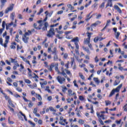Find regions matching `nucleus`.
Returning a JSON list of instances; mask_svg holds the SVG:
<instances>
[{"label": "nucleus", "mask_w": 127, "mask_h": 127, "mask_svg": "<svg viewBox=\"0 0 127 127\" xmlns=\"http://www.w3.org/2000/svg\"><path fill=\"white\" fill-rule=\"evenodd\" d=\"M48 18V17L46 16L43 20H39L37 21V23L39 24V25L38 27L37 24L34 23L33 27L35 28V29H36L37 30H41V29H42V31H47V27H48V26L49 25L48 24V22L45 21L47 20ZM42 22H45V23L44 24V26L43 28H42V26L43 25Z\"/></svg>", "instance_id": "f257e3e1"}, {"label": "nucleus", "mask_w": 127, "mask_h": 127, "mask_svg": "<svg viewBox=\"0 0 127 127\" xmlns=\"http://www.w3.org/2000/svg\"><path fill=\"white\" fill-rule=\"evenodd\" d=\"M48 52L49 53H51L52 52V54L54 55V61H58V55H57V49L56 47L54 48L53 51L51 50V47H49L48 49Z\"/></svg>", "instance_id": "f03ea898"}, {"label": "nucleus", "mask_w": 127, "mask_h": 127, "mask_svg": "<svg viewBox=\"0 0 127 127\" xmlns=\"http://www.w3.org/2000/svg\"><path fill=\"white\" fill-rule=\"evenodd\" d=\"M122 87H123V84H120L116 88L113 89L110 94H109V97H112L113 95H115V93H119L120 92V90L121 89H122Z\"/></svg>", "instance_id": "7ed1b4c3"}, {"label": "nucleus", "mask_w": 127, "mask_h": 127, "mask_svg": "<svg viewBox=\"0 0 127 127\" xmlns=\"http://www.w3.org/2000/svg\"><path fill=\"white\" fill-rule=\"evenodd\" d=\"M56 80L60 85H63L64 83H66V78L61 75H58L56 77Z\"/></svg>", "instance_id": "20e7f679"}, {"label": "nucleus", "mask_w": 127, "mask_h": 127, "mask_svg": "<svg viewBox=\"0 0 127 127\" xmlns=\"http://www.w3.org/2000/svg\"><path fill=\"white\" fill-rule=\"evenodd\" d=\"M70 42H73L75 45V48L79 49V37H76L71 40Z\"/></svg>", "instance_id": "39448f33"}, {"label": "nucleus", "mask_w": 127, "mask_h": 127, "mask_svg": "<svg viewBox=\"0 0 127 127\" xmlns=\"http://www.w3.org/2000/svg\"><path fill=\"white\" fill-rule=\"evenodd\" d=\"M53 35H55V31L54 30V28H51L50 30L48 31V34L47 36L48 37H53Z\"/></svg>", "instance_id": "423d86ee"}, {"label": "nucleus", "mask_w": 127, "mask_h": 127, "mask_svg": "<svg viewBox=\"0 0 127 127\" xmlns=\"http://www.w3.org/2000/svg\"><path fill=\"white\" fill-rule=\"evenodd\" d=\"M4 95V97L6 100V101H8V104L11 106L12 108H14V105L12 104V102L11 101V99H10V97L9 96H7L5 93L4 94H3Z\"/></svg>", "instance_id": "0eeeda50"}, {"label": "nucleus", "mask_w": 127, "mask_h": 127, "mask_svg": "<svg viewBox=\"0 0 127 127\" xmlns=\"http://www.w3.org/2000/svg\"><path fill=\"white\" fill-rule=\"evenodd\" d=\"M67 96H68V97H72V96H74V99L77 98V96H76V93L73 92V91H72V89H71L68 90Z\"/></svg>", "instance_id": "6e6552de"}, {"label": "nucleus", "mask_w": 127, "mask_h": 127, "mask_svg": "<svg viewBox=\"0 0 127 127\" xmlns=\"http://www.w3.org/2000/svg\"><path fill=\"white\" fill-rule=\"evenodd\" d=\"M104 39H106V38H102L99 36H97L94 38V42H95V43H97L98 41H102V40H104Z\"/></svg>", "instance_id": "1a4fd4ad"}, {"label": "nucleus", "mask_w": 127, "mask_h": 127, "mask_svg": "<svg viewBox=\"0 0 127 127\" xmlns=\"http://www.w3.org/2000/svg\"><path fill=\"white\" fill-rule=\"evenodd\" d=\"M108 6H110V7H112L113 6V0H108L106 8L108 7Z\"/></svg>", "instance_id": "9d476101"}, {"label": "nucleus", "mask_w": 127, "mask_h": 127, "mask_svg": "<svg viewBox=\"0 0 127 127\" xmlns=\"http://www.w3.org/2000/svg\"><path fill=\"white\" fill-rule=\"evenodd\" d=\"M13 9V6H10L9 7H8L5 10V13L7 14L9 11H11Z\"/></svg>", "instance_id": "9b49d317"}, {"label": "nucleus", "mask_w": 127, "mask_h": 127, "mask_svg": "<svg viewBox=\"0 0 127 127\" xmlns=\"http://www.w3.org/2000/svg\"><path fill=\"white\" fill-rule=\"evenodd\" d=\"M114 8H115V9L117 10L118 12H119V13H120V14L121 13H123V12L122 11V9H121V8H120V7H119V6H118V5L115 4Z\"/></svg>", "instance_id": "f8f14e48"}, {"label": "nucleus", "mask_w": 127, "mask_h": 127, "mask_svg": "<svg viewBox=\"0 0 127 127\" xmlns=\"http://www.w3.org/2000/svg\"><path fill=\"white\" fill-rule=\"evenodd\" d=\"M15 46H16V42H12L11 43V45L10 46V48L11 49H15L16 47Z\"/></svg>", "instance_id": "ddd939ff"}, {"label": "nucleus", "mask_w": 127, "mask_h": 127, "mask_svg": "<svg viewBox=\"0 0 127 127\" xmlns=\"http://www.w3.org/2000/svg\"><path fill=\"white\" fill-rule=\"evenodd\" d=\"M82 48L83 50H84V51H85L86 52H87V53H88V54H91V52H90V50H89V48L83 47Z\"/></svg>", "instance_id": "4468645a"}, {"label": "nucleus", "mask_w": 127, "mask_h": 127, "mask_svg": "<svg viewBox=\"0 0 127 127\" xmlns=\"http://www.w3.org/2000/svg\"><path fill=\"white\" fill-rule=\"evenodd\" d=\"M66 25H64V30H67V29H68V27L70 26V23L69 22H66Z\"/></svg>", "instance_id": "2eb2a0df"}, {"label": "nucleus", "mask_w": 127, "mask_h": 127, "mask_svg": "<svg viewBox=\"0 0 127 127\" xmlns=\"http://www.w3.org/2000/svg\"><path fill=\"white\" fill-rule=\"evenodd\" d=\"M61 56H63V58L64 59H67V58H68V54L67 53H62L61 54Z\"/></svg>", "instance_id": "dca6fc26"}, {"label": "nucleus", "mask_w": 127, "mask_h": 127, "mask_svg": "<svg viewBox=\"0 0 127 127\" xmlns=\"http://www.w3.org/2000/svg\"><path fill=\"white\" fill-rule=\"evenodd\" d=\"M91 41V39L86 38L84 39V43L85 44H89Z\"/></svg>", "instance_id": "f3484780"}, {"label": "nucleus", "mask_w": 127, "mask_h": 127, "mask_svg": "<svg viewBox=\"0 0 127 127\" xmlns=\"http://www.w3.org/2000/svg\"><path fill=\"white\" fill-rule=\"evenodd\" d=\"M28 39H29V38L27 37H23V41L24 42V43H27L28 42Z\"/></svg>", "instance_id": "a211bd4d"}, {"label": "nucleus", "mask_w": 127, "mask_h": 127, "mask_svg": "<svg viewBox=\"0 0 127 127\" xmlns=\"http://www.w3.org/2000/svg\"><path fill=\"white\" fill-rule=\"evenodd\" d=\"M54 67L55 70L57 72H58L59 71V69L58 68V63H54Z\"/></svg>", "instance_id": "6ab92c4d"}, {"label": "nucleus", "mask_w": 127, "mask_h": 127, "mask_svg": "<svg viewBox=\"0 0 127 127\" xmlns=\"http://www.w3.org/2000/svg\"><path fill=\"white\" fill-rule=\"evenodd\" d=\"M115 37L116 39H119V38L120 37V36L121 35V32H117L115 34Z\"/></svg>", "instance_id": "aec40b11"}, {"label": "nucleus", "mask_w": 127, "mask_h": 127, "mask_svg": "<svg viewBox=\"0 0 127 127\" xmlns=\"http://www.w3.org/2000/svg\"><path fill=\"white\" fill-rule=\"evenodd\" d=\"M45 90V91H47L50 94H52V91L50 90V87L49 86H46Z\"/></svg>", "instance_id": "412c9836"}, {"label": "nucleus", "mask_w": 127, "mask_h": 127, "mask_svg": "<svg viewBox=\"0 0 127 127\" xmlns=\"http://www.w3.org/2000/svg\"><path fill=\"white\" fill-rule=\"evenodd\" d=\"M27 70L28 71V75L29 77H32V74H31V73H32V71L31 70V69H30V68H28Z\"/></svg>", "instance_id": "4be33fe9"}, {"label": "nucleus", "mask_w": 127, "mask_h": 127, "mask_svg": "<svg viewBox=\"0 0 127 127\" xmlns=\"http://www.w3.org/2000/svg\"><path fill=\"white\" fill-rule=\"evenodd\" d=\"M93 80L95 82V83L97 84V85H99V84H100V80H99L98 77H94L93 78Z\"/></svg>", "instance_id": "5701e85b"}, {"label": "nucleus", "mask_w": 127, "mask_h": 127, "mask_svg": "<svg viewBox=\"0 0 127 127\" xmlns=\"http://www.w3.org/2000/svg\"><path fill=\"white\" fill-rule=\"evenodd\" d=\"M120 83H121V81L119 80H115L114 83V86H118Z\"/></svg>", "instance_id": "b1692460"}, {"label": "nucleus", "mask_w": 127, "mask_h": 127, "mask_svg": "<svg viewBox=\"0 0 127 127\" xmlns=\"http://www.w3.org/2000/svg\"><path fill=\"white\" fill-rule=\"evenodd\" d=\"M14 16H15V13L13 12L12 13L10 14V18L12 20H14Z\"/></svg>", "instance_id": "393cba45"}, {"label": "nucleus", "mask_w": 127, "mask_h": 127, "mask_svg": "<svg viewBox=\"0 0 127 127\" xmlns=\"http://www.w3.org/2000/svg\"><path fill=\"white\" fill-rule=\"evenodd\" d=\"M71 61L70 62V65L72 66L73 65H74V64H75V59L74 58H71Z\"/></svg>", "instance_id": "a878e982"}, {"label": "nucleus", "mask_w": 127, "mask_h": 127, "mask_svg": "<svg viewBox=\"0 0 127 127\" xmlns=\"http://www.w3.org/2000/svg\"><path fill=\"white\" fill-rule=\"evenodd\" d=\"M86 34L87 35V38H88L89 39H91V36L93 35V33H90L89 32H87L86 33Z\"/></svg>", "instance_id": "bb28decb"}, {"label": "nucleus", "mask_w": 127, "mask_h": 127, "mask_svg": "<svg viewBox=\"0 0 127 127\" xmlns=\"http://www.w3.org/2000/svg\"><path fill=\"white\" fill-rule=\"evenodd\" d=\"M54 68V63H53L51 64L50 66L49 70L51 72H52L53 68Z\"/></svg>", "instance_id": "cd10ccee"}, {"label": "nucleus", "mask_w": 127, "mask_h": 127, "mask_svg": "<svg viewBox=\"0 0 127 127\" xmlns=\"http://www.w3.org/2000/svg\"><path fill=\"white\" fill-rule=\"evenodd\" d=\"M62 88V92H63V93H66V91L67 90V87L66 86H63Z\"/></svg>", "instance_id": "c85d7f7f"}, {"label": "nucleus", "mask_w": 127, "mask_h": 127, "mask_svg": "<svg viewBox=\"0 0 127 127\" xmlns=\"http://www.w3.org/2000/svg\"><path fill=\"white\" fill-rule=\"evenodd\" d=\"M79 77L82 79L83 81H85V76H84V75L82 74V73H79Z\"/></svg>", "instance_id": "c756f323"}, {"label": "nucleus", "mask_w": 127, "mask_h": 127, "mask_svg": "<svg viewBox=\"0 0 127 127\" xmlns=\"http://www.w3.org/2000/svg\"><path fill=\"white\" fill-rule=\"evenodd\" d=\"M7 1L6 0H1V6H3L5 4V2H6Z\"/></svg>", "instance_id": "7c9ffc66"}, {"label": "nucleus", "mask_w": 127, "mask_h": 127, "mask_svg": "<svg viewBox=\"0 0 127 127\" xmlns=\"http://www.w3.org/2000/svg\"><path fill=\"white\" fill-rule=\"evenodd\" d=\"M90 15H91V13L87 15L86 16L87 18L85 19L86 21H88V20H90V19H91V18L92 17V16L90 17Z\"/></svg>", "instance_id": "2f4dec72"}, {"label": "nucleus", "mask_w": 127, "mask_h": 127, "mask_svg": "<svg viewBox=\"0 0 127 127\" xmlns=\"http://www.w3.org/2000/svg\"><path fill=\"white\" fill-rule=\"evenodd\" d=\"M87 110H91V114H94V109L93 107V105H90V108H88Z\"/></svg>", "instance_id": "473e14b6"}, {"label": "nucleus", "mask_w": 127, "mask_h": 127, "mask_svg": "<svg viewBox=\"0 0 127 127\" xmlns=\"http://www.w3.org/2000/svg\"><path fill=\"white\" fill-rule=\"evenodd\" d=\"M19 114H20V115H21L22 116V117H24L25 121H27V118H26V116H25V115H24V114H23V113H22V112L20 111Z\"/></svg>", "instance_id": "72a5a7b5"}, {"label": "nucleus", "mask_w": 127, "mask_h": 127, "mask_svg": "<svg viewBox=\"0 0 127 127\" xmlns=\"http://www.w3.org/2000/svg\"><path fill=\"white\" fill-rule=\"evenodd\" d=\"M8 124H9V125H13V124H14V122L13 121H10V117L8 118Z\"/></svg>", "instance_id": "f704fd0d"}, {"label": "nucleus", "mask_w": 127, "mask_h": 127, "mask_svg": "<svg viewBox=\"0 0 127 127\" xmlns=\"http://www.w3.org/2000/svg\"><path fill=\"white\" fill-rule=\"evenodd\" d=\"M18 37H19V35H18V34H17L15 37V41L16 42H19V39H18Z\"/></svg>", "instance_id": "c9c22d12"}, {"label": "nucleus", "mask_w": 127, "mask_h": 127, "mask_svg": "<svg viewBox=\"0 0 127 127\" xmlns=\"http://www.w3.org/2000/svg\"><path fill=\"white\" fill-rule=\"evenodd\" d=\"M78 124L80 125H84V124H85V121L82 119H79L78 120Z\"/></svg>", "instance_id": "e433bc0d"}, {"label": "nucleus", "mask_w": 127, "mask_h": 127, "mask_svg": "<svg viewBox=\"0 0 127 127\" xmlns=\"http://www.w3.org/2000/svg\"><path fill=\"white\" fill-rule=\"evenodd\" d=\"M65 70L66 71V73L67 75H69L70 77L72 76V73H71L70 70H68V69H65Z\"/></svg>", "instance_id": "4c0bfd02"}, {"label": "nucleus", "mask_w": 127, "mask_h": 127, "mask_svg": "<svg viewBox=\"0 0 127 127\" xmlns=\"http://www.w3.org/2000/svg\"><path fill=\"white\" fill-rule=\"evenodd\" d=\"M49 108L51 112H54V113H56V110L54 109V108L53 107H49Z\"/></svg>", "instance_id": "58836bf2"}, {"label": "nucleus", "mask_w": 127, "mask_h": 127, "mask_svg": "<svg viewBox=\"0 0 127 127\" xmlns=\"http://www.w3.org/2000/svg\"><path fill=\"white\" fill-rule=\"evenodd\" d=\"M37 98L38 99H39V101L42 100V97H41V95L40 94H36Z\"/></svg>", "instance_id": "ea45409f"}, {"label": "nucleus", "mask_w": 127, "mask_h": 127, "mask_svg": "<svg viewBox=\"0 0 127 127\" xmlns=\"http://www.w3.org/2000/svg\"><path fill=\"white\" fill-rule=\"evenodd\" d=\"M105 104H106V106H109V105H111V104H112V102L109 100H106L105 101Z\"/></svg>", "instance_id": "a19ab883"}, {"label": "nucleus", "mask_w": 127, "mask_h": 127, "mask_svg": "<svg viewBox=\"0 0 127 127\" xmlns=\"http://www.w3.org/2000/svg\"><path fill=\"white\" fill-rule=\"evenodd\" d=\"M8 41H9V36H6L5 37V42H6V43H8Z\"/></svg>", "instance_id": "79ce46f5"}, {"label": "nucleus", "mask_w": 127, "mask_h": 127, "mask_svg": "<svg viewBox=\"0 0 127 127\" xmlns=\"http://www.w3.org/2000/svg\"><path fill=\"white\" fill-rule=\"evenodd\" d=\"M43 11V8H41L40 9V11L37 13V15H40V14H41V13H42Z\"/></svg>", "instance_id": "37998d69"}, {"label": "nucleus", "mask_w": 127, "mask_h": 127, "mask_svg": "<svg viewBox=\"0 0 127 127\" xmlns=\"http://www.w3.org/2000/svg\"><path fill=\"white\" fill-rule=\"evenodd\" d=\"M45 110H46V107H44V108H43V111H41L40 112V114H41V115H44V114H45Z\"/></svg>", "instance_id": "c03bdc74"}, {"label": "nucleus", "mask_w": 127, "mask_h": 127, "mask_svg": "<svg viewBox=\"0 0 127 127\" xmlns=\"http://www.w3.org/2000/svg\"><path fill=\"white\" fill-rule=\"evenodd\" d=\"M16 90L17 92H19V93H21V92H22V89L20 87H16Z\"/></svg>", "instance_id": "a18cd8bd"}, {"label": "nucleus", "mask_w": 127, "mask_h": 127, "mask_svg": "<svg viewBox=\"0 0 127 127\" xmlns=\"http://www.w3.org/2000/svg\"><path fill=\"white\" fill-rule=\"evenodd\" d=\"M61 74L62 75L64 76V78H67V74H66V73H65V71H64V70L62 71Z\"/></svg>", "instance_id": "49530a36"}, {"label": "nucleus", "mask_w": 127, "mask_h": 127, "mask_svg": "<svg viewBox=\"0 0 127 127\" xmlns=\"http://www.w3.org/2000/svg\"><path fill=\"white\" fill-rule=\"evenodd\" d=\"M123 110L124 112H127V103L123 107Z\"/></svg>", "instance_id": "de8ad7c7"}, {"label": "nucleus", "mask_w": 127, "mask_h": 127, "mask_svg": "<svg viewBox=\"0 0 127 127\" xmlns=\"http://www.w3.org/2000/svg\"><path fill=\"white\" fill-rule=\"evenodd\" d=\"M23 47L22 46H19V45H17V51H18L19 49H22Z\"/></svg>", "instance_id": "09e8293b"}, {"label": "nucleus", "mask_w": 127, "mask_h": 127, "mask_svg": "<svg viewBox=\"0 0 127 127\" xmlns=\"http://www.w3.org/2000/svg\"><path fill=\"white\" fill-rule=\"evenodd\" d=\"M12 24H13V22H12L9 23L8 26H6V29L7 30V29H8V27L9 26H11V25H12Z\"/></svg>", "instance_id": "8fccbe9b"}, {"label": "nucleus", "mask_w": 127, "mask_h": 127, "mask_svg": "<svg viewBox=\"0 0 127 127\" xmlns=\"http://www.w3.org/2000/svg\"><path fill=\"white\" fill-rule=\"evenodd\" d=\"M100 8H104L105 7V2H103L100 6Z\"/></svg>", "instance_id": "3c124183"}, {"label": "nucleus", "mask_w": 127, "mask_h": 127, "mask_svg": "<svg viewBox=\"0 0 127 127\" xmlns=\"http://www.w3.org/2000/svg\"><path fill=\"white\" fill-rule=\"evenodd\" d=\"M91 3H92V0H90L88 2V3H86L85 5V7H87L88 6H89V5H90V4H91Z\"/></svg>", "instance_id": "603ef678"}, {"label": "nucleus", "mask_w": 127, "mask_h": 127, "mask_svg": "<svg viewBox=\"0 0 127 127\" xmlns=\"http://www.w3.org/2000/svg\"><path fill=\"white\" fill-rule=\"evenodd\" d=\"M99 122L102 126H104V124L101 118H99Z\"/></svg>", "instance_id": "864d4df0"}, {"label": "nucleus", "mask_w": 127, "mask_h": 127, "mask_svg": "<svg viewBox=\"0 0 127 127\" xmlns=\"http://www.w3.org/2000/svg\"><path fill=\"white\" fill-rule=\"evenodd\" d=\"M105 116L104 115V114H101L100 115V113L97 114V117L99 118V119H100V118H103V117H104Z\"/></svg>", "instance_id": "5fc2aeb1"}, {"label": "nucleus", "mask_w": 127, "mask_h": 127, "mask_svg": "<svg viewBox=\"0 0 127 127\" xmlns=\"http://www.w3.org/2000/svg\"><path fill=\"white\" fill-rule=\"evenodd\" d=\"M95 23L96 24V26H97V25H100V24L102 23V22H101L100 20H97L96 21Z\"/></svg>", "instance_id": "6e6d98bb"}, {"label": "nucleus", "mask_w": 127, "mask_h": 127, "mask_svg": "<svg viewBox=\"0 0 127 127\" xmlns=\"http://www.w3.org/2000/svg\"><path fill=\"white\" fill-rule=\"evenodd\" d=\"M122 122V120H116L115 121L116 124H117V125H121V123Z\"/></svg>", "instance_id": "4d7b16f0"}, {"label": "nucleus", "mask_w": 127, "mask_h": 127, "mask_svg": "<svg viewBox=\"0 0 127 127\" xmlns=\"http://www.w3.org/2000/svg\"><path fill=\"white\" fill-rule=\"evenodd\" d=\"M33 106V103H32L31 101H30V103L28 104V107L29 108H32Z\"/></svg>", "instance_id": "13d9d810"}, {"label": "nucleus", "mask_w": 127, "mask_h": 127, "mask_svg": "<svg viewBox=\"0 0 127 127\" xmlns=\"http://www.w3.org/2000/svg\"><path fill=\"white\" fill-rule=\"evenodd\" d=\"M25 82L26 83V84H30V83H31V81L28 79H25Z\"/></svg>", "instance_id": "bf43d9fd"}, {"label": "nucleus", "mask_w": 127, "mask_h": 127, "mask_svg": "<svg viewBox=\"0 0 127 127\" xmlns=\"http://www.w3.org/2000/svg\"><path fill=\"white\" fill-rule=\"evenodd\" d=\"M7 80L8 82H10V83H12V79L10 77H7Z\"/></svg>", "instance_id": "052dcab7"}, {"label": "nucleus", "mask_w": 127, "mask_h": 127, "mask_svg": "<svg viewBox=\"0 0 127 127\" xmlns=\"http://www.w3.org/2000/svg\"><path fill=\"white\" fill-rule=\"evenodd\" d=\"M94 60H95V63H98V62H99V59H98L97 56L95 57Z\"/></svg>", "instance_id": "680f3d73"}, {"label": "nucleus", "mask_w": 127, "mask_h": 127, "mask_svg": "<svg viewBox=\"0 0 127 127\" xmlns=\"http://www.w3.org/2000/svg\"><path fill=\"white\" fill-rule=\"evenodd\" d=\"M101 17H102V14H99L98 15H97L96 16L97 19H99V18H101Z\"/></svg>", "instance_id": "e2e57ef3"}, {"label": "nucleus", "mask_w": 127, "mask_h": 127, "mask_svg": "<svg viewBox=\"0 0 127 127\" xmlns=\"http://www.w3.org/2000/svg\"><path fill=\"white\" fill-rule=\"evenodd\" d=\"M38 109L37 108H34V110H33V114H37V111H38Z\"/></svg>", "instance_id": "0e129e2a"}, {"label": "nucleus", "mask_w": 127, "mask_h": 127, "mask_svg": "<svg viewBox=\"0 0 127 127\" xmlns=\"http://www.w3.org/2000/svg\"><path fill=\"white\" fill-rule=\"evenodd\" d=\"M73 83H74L75 87H76L77 88H78V84H77V81L76 80H74L73 81Z\"/></svg>", "instance_id": "69168bd1"}, {"label": "nucleus", "mask_w": 127, "mask_h": 127, "mask_svg": "<svg viewBox=\"0 0 127 127\" xmlns=\"http://www.w3.org/2000/svg\"><path fill=\"white\" fill-rule=\"evenodd\" d=\"M79 100H80V101H84V100L85 98H84V97H83V96H80L79 97Z\"/></svg>", "instance_id": "338daca9"}, {"label": "nucleus", "mask_w": 127, "mask_h": 127, "mask_svg": "<svg viewBox=\"0 0 127 127\" xmlns=\"http://www.w3.org/2000/svg\"><path fill=\"white\" fill-rule=\"evenodd\" d=\"M57 25H59V23H57L56 24H54V25H51L50 26V27H55V26H57Z\"/></svg>", "instance_id": "774afa93"}]
</instances>
